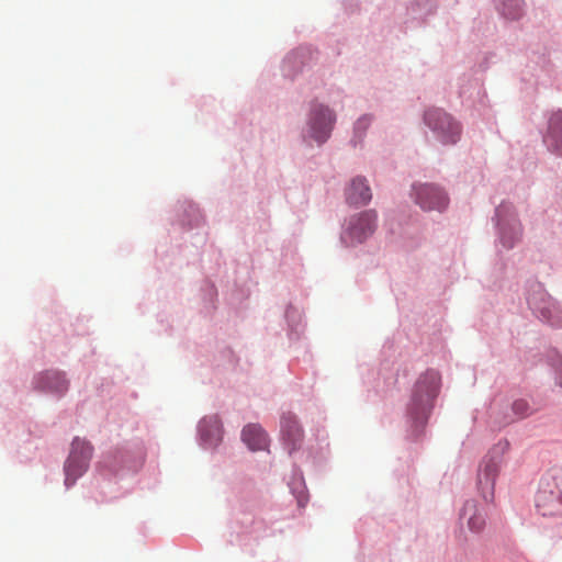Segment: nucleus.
Instances as JSON below:
<instances>
[{"label": "nucleus", "mask_w": 562, "mask_h": 562, "mask_svg": "<svg viewBox=\"0 0 562 562\" xmlns=\"http://www.w3.org/2000/svg\"><path fill=\"white\" fill-rule=\"evenodd\" d=\"M440 376L436 371H427L415 383L408 412L416 422H423L439 391Z\"/></svg>", "instance_id": "1"}, {"label": "nucleus", "mask_w": 562, "mask_h": 562, "mask_svg": "<svg viewBox=\"0 0 562 562\" xmlns=\"http://www.w3.org/2000/svg\"><path fill=\"white\" fill-rule=\"evenodd\" d=\"M535 505L537 512L543 517L562 516V488L559 475L547 473L541 477Z\"/></svg>", "instance_id": "2"}, {"label": "nucleus", "mask_w": 562, "mask_h": 562, "mask_svg": "<svg viewBox=\"0 0 562 562\" xmlns=\"http://www.w3.org/2000/svg\"><path fill=\"white\" fill-rule=\"evenodd\" d=\"M92 446L80 438H75L71 443L70 454L65 463V484L67 487L75 484L88 469L92 457Z\"/></svg>", "instance_id": "3"}, {"label": "nucleus", "mask_w": 562, "mask_h": 562, "mask_svg": "<svg viewBox=\"0 0 562 562\" xmlns=\"http://www.w3.org/2000/svg\"><path fill=\"white\" fill-rule=\"evenodd\" d=\"M503 464V456L498 449H493L483 460L479 474L477 485L482 497L486 502L494 501L495 483Z\"/></svg>", "instance_id": "4"}, {"label": "nucleus", "mask_w": 562, "mask_h": 562, "mask_svg": "<svg viewBox=\"0 0 562 562\" xmlns=\"http://www.w3.org/2000/svg\"><path fill=\"white\" fill-rule=\"evenodd\" d=\"M528 304L540 319L552 326H562V307L540 285L529 295Z\"/></svg>", "instance_id": "5"}, {"label": "nucleus", "mask_w": 562, "mask_h": 562, "mask_svg": "<svg viewBox=\"0 0 562 562\" xmlns=\"http://www.w3.org/2000/svg\"><path fill=\"white\" fill-rule=\"evenodd\" d=\"M424 121L443 144H454L460 137L459 124L440 109L428 110Z\"/></svg>", "instance_id": "6"}, {"label": "nucleus", "mask_w": 562, "mask_h": 562, "mask_svg": "<svg viewBox=\"0 0 562 562\" xmlns=\"http://www.w3.org/2000/svg\"><path fill=\"white\" fill-rule=\"evenodd\" d=\"M336 121L335 113L323 104L312 105L308 119V136L318 144L325 143L334 127Z\"/></svg>", "instance_id": "7"}, {"label": "nucleus", "mask_w": 562, "mask_h": 562, "mask_svg": "<svg viewBox=\"0 0 562 562\" xmlns=\"http://www.w3.org/2000/svg\"><path fill=\"white\" fill-rule=\"evenodd\" d=\"M376 213L372 210L362 212L356 216H352L349 221V225L342 234V241L347 246H352L358 243H362L375 229Z\"/></svg>", "instance_id": "8"}, {"label": "nucleus", "mask_w": 562, "mask_h": 562, "mask_svg": "<svg viewBox=\"0 0 562 562\" xmlns=\"http://www.w3.org/2000/svg\"><path fill=\"white\" fill-rule=\"evenodd\" d=\"M416 192V203L424 210H437L442 211L448 205V196L438 187L432 184H420L414 187Z\"/></svg>", "instance_id": "9"}, {"label": "nucleus", "mask_w": 562, "mask_h": 562, "mask_svg": "<svg viewBox=\"0 0 562 562\" xmlns=\"http://www.w3.org/2000/svg\"><path fill=\"white\" fill-rule=\"evenodd\" d=\"M512 214V205L502 203L496 209V216L498 218V226L501 231V240L505 247H513L515 241L521 234L520 225L515 218L507 221V215Z\"/></svg>", "instance_id": "10"}, {"label": "nucleus", "mask_w": 562, "mask_h": 562, "mask_svg": "<svg viewBox=\"0 0 562 562\" xmlns=\"http://www.w3.org/2000/svg\"><path fill=\"white\" fill-rule=\"evenodd\" d=\"M281 434L283 440L289 446L290 452L300 447L303 439V430L296 417L291 413L283 414L281 418Z\"/></svg>", "instance_id": "11"}, {"label": "nucleus", "mask_w": 562, "mask_h": 562, "mask_svg": "<svg viewBox=\"0 0 562 562\" xmlns=\"http://www.w3.org/2000/svg\"><path fill=\"white\" fill-rule=\"evenodd\" d=\"M346 199L352 205H366L372 199V192L364 177H355L346 189Z\"/></svg>", "instance_id": "12"}, {"label": "nucleus", "mask_w": 562, "mask_h": 562, "mask_svg": "<svg viewBox=\"0 0 562 562\" xmlns=\"http://www.w3.org/2000/svg\"><path fill=\"white\" fill-rule=\"evenodd\" d=\"M35 386L38 390L61 395L68 390V381L58 371H46L36 378Z\"/></svg>", "instance_id": "13"}, {"label": "nucleus", "mask_w": 562, "mask_h": 562, "mask_svg": "<svg viewBox=\"0 0 562 562\" xmlns=\"http://www.w3.org/2000/svg\"><path fill=\"white\" fill-rule=\"evenodd\" d=\"M241 437L243 441L252 451L265 450L268 447L267 434L257 424H249L244 427Z\"/></svg>", "instance_id": "14"}, {"label": "nucleus", "mask_w": 562, "mask_h": 562, "mask_svg": "<svg viewBox=\"0 0 562 562\" xmlns=\"http://www.w3.org/2000/svg\"><path fill=\"white\" fill-rule=\"evenodd\" d=\"M544 140L550 148L562 155V112L550 117L549 133Z\"/></svg>", "instance_id": "15"}, {"label": "nucleus", "mask_w": 562, "mask_h": 562, "mask_svg": "<svg viewBox=\"0 0 562 562\" xmlns=\"http://www.w3.org/2000/svg\"><path fill=\"white\" fill-rule=\"evenodd\" d=\"M460 524L468 527H481L485 524L475 501L470 499L464 503L460 513Z\"/></svg>", "instance_id": "16"}, {"label": "nucleus", "mask_w": 562, "mask_h": 562, "mask_svg": "<svg viewBox=\"0 0 562 562\" xmlns=\"http://www.w3.org/2000/svg\"><path fill=\"white\" fill-rule=\"evenodd\" d=\"M207 422L204 419L200 425V434L202 439L210 446H215L222 440V428L217 419L213 420L211 429H206Z\"/></svg>", "instance_id": "17"}, {"label": "nucleus", "mask_w": 562, "mask_h": 562, "mask_svg": "<svg viewBox=\"0 0 562 562\" xmlns=\"http://www.w3.org/2000/svg\"><path fill=\"white\" fill-rule=\"evenodd\" d=\"M524 0H502V13L507 19H518L521 14Z\"/></svg>", "instance_id": "18"}, {"label": "nucleus", "mask_w": 562, "mask_h": 562, "mask_svg": "<svg viewBox=\"0 0 562 562\" xmlns=\"http://www.w3.org/2000/svg\"><path fill=\"white\" fill-rule=\"evenodd\" d=\"M513 412L518 418L528 416L531 412L530 406L525 400H517L512 405Z\"/></svg>", "instance_id": "19"}, {"label": "nucleus", "mask_w": 562, "mask_h": 562, "mask_svg": "<svg viewBox=\"0 0 562 562\" xmlns=\"http://www.w3.org/2000/svg\"><path fill=\"white\" fill-rule=\"evenodd\" d=\"M308 501V496L305 492H301L299 495H297V505L300 507H304L306 505Z\"/></svg>", "instance_id": "20"}, {"label": "nucleus", "mask_w": 562, "mask_h": 562, "mask_svg": "<svg viewBox=\"0 0 562 562\" xmlns=\"http://www.w3.org/2000/svg\"><path fill=\"white\" fill-rule=\"evenodd\" d=\"M558 383H559V385L562 386V362H561V366H560V368L558 370Z\"/></svg>", "instance_id": "21"}, {"label": "nucleus", "mask_w": 562, "mask_h": 562, "mask_svg": "<svg viewBox=\"0 0 562 562\" xmlns=\"http://www.w3.org/2000/svg\"><path fill=\"white\" fill-rule=\"evenodd\" d=\"M366 123V119H361L357 122V128H359L362 124Z\"/></svg>", "instance_id": "22"}]
</instances>
